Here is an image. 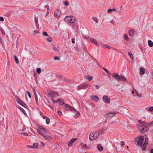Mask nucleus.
<instances>
[{"label":"nucleus","mask_w":153,"mask_h":153,"mask_svg":"<svg viewBox=\"0 0 153 153\" xmlns=\"http://www.w3.org/2000/svg\"><path fill=\"white\" fill-rule=\"evenodd\" d=\"M149 139L147 137L144 139L143 136H140L139 138V140L137 142L138 146H140L143 150H144L146 149V146L148 143Z\"/></svg>","instance_id":"f257e3e1"},{"label":"nucleus","mask_w":153,"mask_h":153,"mask_svg":"<svg viewBox=\"0 0 153 153\" xmlns=\"http://www.w3.org/2000/svg\"><path fill=\"white\" fill-rule=\"evenodd\" d=\"M112 76L118 81H122L123 82H126L127 79L124 76L120 75L119 76L117 74L113 73L112 74Z\"/></svg>","instance_id":"f03ea898"},{"label":"nucleus","mask_w":153,"mask_h":153,"mask_svg":"<svg viewBox=\"0 0 153 153\" xmlns=\"http://www.w3.org/2000/svg\"><path fill=\"white\" fill-rule=\"evenodd\" d=\"M64 21L67 23H74L75 22V18L71 16H67L64 19Z\"/></svg>","instance_id":"7ed1b4c3"},{"label":"nucleus","mask_w":153,"mask_h":153,"mask_svg":"<svg viewBox=\"0 0 153 153\" xmlns=\"http://www.w3.org/2000/svg\"><path fill=\"white\" fill-rule=\"evenodd\" d=\"M99 132H97L90 133L89 137V139L91 141L96 139L99 135Z\"/></svg>","instance_id":"20e7f679"},{"label":"nucleus","mask_w":153,"mask_h":153,"mask_svg":"<svg viewBox=\"0 0 153 153\" xmlns=\"http://www.w3.org/2000/svg\"><path fill=\"white\" fill-rule=\"evenodd\" d=\"M138 127L140 132L142 133L147 131L148 130L147 127L145 125H139Z\"/></svg>","instance_id":"39448f33"},{"label":"nucleus","mask_w":153,"mask_h":153,"mask_svg":"<svg viewBox=\"0 0 153 153\" xmlns=\"http://www.w3.org/2000/svg\"><path fill=\"white\" fill-rule=\"evenodd\" d=\"M90 86L88 84L85 83H82L77 86V89L79 91L82 89H86Z\"/></svg>","instance_id":"423d86ee"},{"label":"nucleus","mask_w":153,"mask_h":153,"mask_svg":"<svg viewBox=\"0 0 153 153\" xmlns=\"http://www.w3.org/2000/svg\"><path fill=\"white\" fill-rule=\"evenodd\" d=\"M37 132L41 135H44L45 133H47V131L42 126H40L37 130Z\"/></svg>","instance_id":"0eeeda50"},{"label":"nucleus","mask_w":153,"mask_h":153,"mask_svg":"<svg viewBox=\"0 0 153 153\" xmlns=\"http://www.w3.org/2000/svg\"><path fill=\"white\" fill-rule=\"evenodd\" d=\"M48 94L51 97H56L58 96L57 93L56 92L53 91L51 90L49 91Z\"/></svg>","instance_id":"6e6552de"},{"label":"nucleus","mask_w":153,"mask_h":153,"mask_svg":"<svg viewBox=\"0 0 153 153\" xmlns=\"http://www.w3.org/2000/svg\"><path fill=\"white\" fill-rule=\"evenodd\" d=\"M64 109L66 110H70L71 111H72L73 110H74L76 112V110L75 108H73L72 106L70 105H68L67 104H65Z\"/></svg>","instance_id":"1a4fd4ad"},{"label":"nucleus","mask_w":153,"mask_h":153,"mask_svg":"<svg viewBox=\"0 0 153 153\" xmlns=\"http://www.w3.org/2000/svg\"><path fill=\"white\" fill-rule=\"evenodd\" d=\"M61 14V12L59 10H56L54 13L55 17L56 18L59 17Z\"/></svg>","instance_id":"9d476101"},{"label":"nucleus","mask_w":153,"mask_h":153,"mask_svg":"<svg viewBox=\"0 0 153 153\" xmlns=\"http://www.w3.org/2000/svg\"><path fill=\"white\" fill-rule=\"evenodd\" d=\"M103 101L105 103H109L110 102V100L106 96H104L102 97Z\"/></svg>","instance_id":"9b49d317"},{"label":"nucleus","mask_w":153,"mask_h":153,"mask_svg":"<svg viewBox=\"0 0 153 153\" xmlns=\"http://www.w3.org/2000/svg\"><path fill=\"white\" fill-rule=\"evenodd\" d=\"M42 136L45 137V139L48 140H51L52 139V137L50 135H47L46 133H45L44 135H42Z\"/></svg>","instance_id":"f8f14e48"},{"label":"nucleus","mask_w":153,"mask_h":153,"mask_svg":"<svg viewBox=\"0 0 153 153\" xmlns=\"http://www.w3.org/2000/svg\"><path fill=\"white\" fill-rule=\"evenodd\" d=\"M115 115V113L112 112L106 114L105 116L106 118H108L109 117H112Z\"/></svg>","instance_id":"ddd939ff"},{"label":"nucleus","mask_w":153,"mask_h":153,"mask_svg":"<svg viewBox=\"0 0 153 153\" xmlns=\"http://www.w3.org/2000/svg\"><path fill=\"white\" fill-rule=\"evenodd\" d=\"M77 138L71 139L68 143V146L71 147L74 143V142L77 140Z\"/></svg>","instance_id":"4468645a"},{"label":"nucleus","mask_w":153,"mask_h":153,"mask_svg":"<svg viewBox=\"0 0 153 153\" xmlns=\"http://www.w3.org/2000/svg\"><path fill=\"white\" fill-rule=\"evenodd\" d=\"M91 99L94 101L97 102L99 100V98L97 96H93L91 97Z\"/></svg>","instance_id":"2eb2a0df"},{"label":"nucleus","mask_w":153,"mask_h":153,"mask_svg":"<svg viewBox=\"0 0 153 153\" xmlns=\"http://www.w3.org/2000/svg\"><path fill=\"white\" fill-rule=\"evenodd\" d=\"M90 41L91 42H93L97 46L99 45V44L95 39L94 38H91L90 39Z\"/></svg>","instance_id":"dca6fc26"},{"label":"nucleus","mask_w":153,"mask_h":153,"mask_svg":"<svg viewBox=\"0 0 153 153\" xmlns=\"http://www.w3.org/2000/svg\"><path fill=\"white\" fill-rule=\"evenodd\" d=\"M140 74L141 75L143 74L145 72V68H143L141 67L140 68Z\"/></svg>","instance_id":"f3484780"},{"label":"nucleus","mask_w":153,"mask_h":153,"mask_svg":"<svg viewBox=\"0 0 153 153\" xmlns=\"http://www.w3.org/2000/svg\"><path fill=\"white\" fill-rule=\"evenodd\" d=\"M33 92L35 95V101L37 103L38 102V99L37 94H36V91L34 89H33Z\"/></svg>","instance_id":"a211bd4d"},{"label":"nucleus","mask_w":153,"mask_h":153,"mask_svg":"<svg viewBox=\"0 0 153 153\" xmlns=\"http://www.w3.org/2000/svg\"><path fill=\"white\" fill-rule=\"evenodd\" d=\"M43 118L46 120V122L47 124H48L49 123L50 120L49 118L46 116H43Z\"/></svg>","instance_id":"6ab92c4d"},{"label":"nucleus","mask_w":153,"mask_h":153,"mask_svg":"<svg viewBox=\"0 0 153 153\" xmlns=\"http://www.w3.org/2000/svg\"><path fill=\"white\" fill-rule=\"evenodd\" d=\"M135 32V31L133 29H131L129 31V35L130 36H133Z\"/></svg>","instance_id":"aec40b11"},{"label":"nucleus","mask_w":153,"mask_h":153,"mask_svg":"<svg viewBox=\"0 0 153 153\" xmlns=\"http://www.w3.org/2000/svg\"><path fill=\"white\" fill-rule=\"evenodd\" d=\"M98 149L100 151H102L103 150V148L100 144H98L97 146Z\"/></svg>","instance_id":"412c9836"},{"label":"nucleus","mask_w":153,"mask_h":153,"mask_svg":"<svg viewBox=\"0 0 153 153\" xmlns=\"http://www.w3.org/2000/svg\"><path fill=\"white\" fill-rule=\"evenodd\" d=\"M85 78L86 79H88L89 81H90L92 80L93 77L92 76H90L89 75H86L85 76Z\"/></svg>","instance_id":"4be33fe9"},{"label":"nucleus","mask_w":153,"mask_h":153,"mask_svg":"<svg viewBox=\"0 0 153 153\" xmlns=\"http://www.w3.org/2000/svg\"><path fill=\"white\" fill-rule=\"evenodd\" d=\"M53 48L54 51L57 52H59V48L58 47L53 46Z\"/></svg>","instance_id":"5701e85b"},{"label":"nucleus","mask_w":153,"mask_h":153,"mask_svg":"<svg viewBox=\"0 0 153 153\" xmlns=\"http://www.w3.org/2000/svg\"><path fill=\"white\" fill-rule=\"evenodd\" d=\"M15 99L18 102V103H19V104L20 103L23 102L18 97H16Z\"/></svg>","instance_id":"b1692460"},{"label":"nucleus","mask_w":153,"mask_h":153,"mask_svg":"<svg viewBox=\"0 0 153 153\" xmlns=\"http://www.w3.org/2000/svg\"><path fill=\"white\" fill-rule=\"evenodd\" d=\"M45 9H47V13L49 12V6L48 5H45L44 7V10H45Z\"/></svg>","instance_id":"393cba45"},{"label":"nucleus","mask_w":153,"mask_h":153,"mask_svg":"<svg viewBox=\"0 0 153 153\" xmlns=\"http://www.w3.org/2000/svg\"><path fill=\"white\" fill-rule=\"evenodd\" d=\"M148 45L149 46L152 47L153 46V42L151 40H149L148 41Z\"/></svg>","instance_id":"a878e982"},{"label":"nucleus","mask_w":153,"mask_h":153,"mask_svg":"<svg viewBox=\"0 0 153 153\" xmlns=\"http://www.w3.org/2000/svg\"><path fill=\"white\" fill-rule=\"evenodd\" d=\"M116 9L115 8H113V9H109L108 10V13H110L112 11H116Z\"/></svg>","instance_id":"bb28decb"},{"label":"nucleus","mask_w":153,"mask_h":153,"mask_svg":"<svg viewBox=\"0 0 153 153\" xmlns=\"http://www.w3.org/2000/svg\"><path fill=\"white\" fill-rule=\"evenodd\" d=\"M19 104L21 105L22 106L24 107L25 108H27V106L23 102H21L19 103Z\"/></svg>","instance_id":"cd10ccee"},{"label":"nucleus","mask_w":153,"mask_h":153,"mask_svg":"<svg viewBox=\"0 0 153 153\" xmlns=\"http://www.w3.org/2000/svg\"><path fill=\"white\" fill-rule=\"evenodd\" d=\"M14 59H15V61L16 62L17 64L19 63V59H18V58L15 55L14 56Z\"/></svg>","instance_id":"c85d7f7f"},{"label":"nucleus","mask_w":153,"mask_h":153,"mask_svg":"<svg viewBox=\"0 0 153 153\" xmlns=\"http://www.w3.org/2000/svg\"><path fill=\"white\" fill-rule=\"evenodd\" d=\"M92 19L97 23H98V19L97 17H93Z\"/></svg>","instance_id":"c756f323"},{"label":"nucleus","mask_w":153,"mask_h":153,"mask_svg":"<svg viewBox=\"0 0 153 153\" xmlns=\"http://www.w3.org/2000/svg\"><path fill=\"white\" fill-rule=\"evenodd\" d=\"M104 129L103 128H101L99 130L97 131V132H99V131H100L99 132V134L100 133H102L104 132Z\"/></svg>","instance_id":"7c9ffc66"},{"label":"nucleus","mask_w":153,"mask_h":153,"mask_svg":"<svg viewBox=\"0 0 153 153\" xmlns=\"http://www.w3.org/2000/svg\"><path fill=\"white\" fill-rule=\"evenodd\" d=\"M33 149L36 148L38 146V144L37 143H34L33 145Z\"/></svg>","instance_id":"2f4dec72"},{"label":"nucleus","mask_w":153,"mask_h":153,"mask_svg":"<svg viewBox=\"0 0 153 153\" xmlns=\"http://www.w3.org/2000/svg\"><path fill=\"white\" fill-rule=\"evenodd\" d=\"M146 125H147L149 126H153V121L149 123H145Z\"/></svg>","instance_id":"473e14b6"},{"label":"nucleus","mask_w":153,"mask_h":153,"mask_svg":"<svg viewBox=\"0 0 153 153\" xmlns=\"http://www.w3.org/2000/svg\"><path fill=\"white\" fill-rule=\"evenodd\" d=\"M18 108L20 109V110H21L22 111V112L24 113V114H25V111L24 110V109L23 108H21V107H19V106H18Z\"/></svg>","instance_id":"72a5a7b5"},{"label":"nucleus","mask_w":153,"mask_h":153,"mask_svg":"<svg viewBox=\"0 0 153 153\" xmlns=\"http://www.w3.org/2000/svg\"><path fill=\"white\" fill-rule=\"evenodd\" d=\"M36 71L38 74H40L41 72V69L40 68H38L36 69Z\"/></svg>","instance_id":"f704fd0d"},{"label":"nucleus","mask_w":153,"mask_h":153,"mask_svg":"<svg viewBox=\"0 0 153 153\" xmlns=\"http://www.w3.org/2000/svg\"><path fill=\"white\" fill-rule=\"evenodd\" d=\"M35 21V23L36 25H37L38 24V19L37 17L35 18L34 19Z\"/></svg>","instance_id":"c9c22d12"},{"label":"nucleus","mask_w":153,"mask_h":153,"mask_svg":"<svg viewBox=\"0 0 153 153\" xmlns=\"http://www.w3.org/2000/svg\"><path fill=\"white\" fill-rule=\"evenodd\" d=\"M103 69L107 74H110L109 71L108 70H107V69H106V68H103Z\"/></svg>","instance_id":"e433bc0d"},{"label":"nucleus","mask_w":153,"mask_h":153,"mask_svg":"<svg viewBox=\"0 0 153 153\" xmlns=\"http://www.w3.org/2000/svg\"><path fill=\"white\" fill-rule=\"evenodd\" d=\"M128 54L131 57V58L132 59L133 58V55L132 53L130 52H128Z\"/></svg>","instance_id":"4c0bfd02"},{"label":"nucleus","mask_w":153,"mask_h":153,"mask_svg":"<svg viewBox=\"0 0 153 153\" xmlns=\"http://www.w3.org/2000/svg\"><path fill=\"white\" fill-rule=\"evenodd\" d=\"M64 4L66 6H68L69 5V3L68 1H65L64 3Z\"/></svg>","instance_id":"58836bf2"},{"label":"nucleus","mask_w":153,"mask_h":153,"mask_svg":"<svg viewBox=\"0 0 153 153\" xmlns=\"http://www.w3.org/2000/svg\"><path fill=\"white\" fill-rule=\"evenodd\" d=\"M80 114L77 111L76 113L75 114V116L74 117H77L79 116Z\"/></svg>","instance_id":"ea45409f"},{"label":"nucleus","mask_w":153,"mask_h":153,"mask_svg":"<svg viewBox=\"0 0 153 153\" xmlns=\"http://www.w3.org/2000/svg\"><path fill=\"white\" fill-rule=\"evenodd\" d=\"M124 38L126 40L128 39V36L126 34L124 35Z\"/></svg>","instance_id":"a19ab883"},{"label":"nucleus","mask_w":153,"mask_h":153,"mask_svg":"<svg viewBox=\"0 0 153 153\" xmlns=\"http://www.w3.org/2000/svg\"><path fill=\"white\" fill-rule=\"evenodd\" d=\"M121 146L122 147H123L124 145V141H121L120 142Z\"/></svg>","instance_id":"79ce46f5"},{"label":"nucleus","mask_w":153,"mask_h":153,"mask_svg":"<svg viewBox=\"0 0 153 153\" xmlns=\"http://www.w3.org/2000/svg\"><path fill=\"white\" fill-rule=\"evenodd\" d=\"M52 100H53V101L54 102H56V103H57V102H60V100L59 99H58L57 100H54V99H52Z\"/></svg>","instance_id":"37998d69"},{"label":"nucleus","mask_w":153,"mask_h":153,"mask_svg":"<svg viewBox=\"0 0 153 153\" xmlns=\"http://www.w3.org/2000/svg\"><path fill=\"white\" fill-rule=\"evenodd\" d=\"M27 94H28V97H29V98H31V94H30V93L28 91H27Z\"/></svg>","instance_id":"c03bdc74"},{"label":"nucleus","mask_w":153,"mask_h":153,"mask_svg":"<svg viewBox=\"0 0 153 153\" xmlns=\"http://www.w3.org/2000/svg\"><path fill=\"white\" fill-rule=\"evenodd\" d=\"M42 35L44 36H48L47 33L46 32H43Z\"/></svg>","instance_id":"a18cd8bd"},{"label":"nucleus","mask_w":153,"mask_h":153,"mask_svg":"<svg viewBox=\"0 0 153 153\" xmlns=\"http://www.w3.org/2000/svg\"><path fill=\"white\" fill-rule=\"evenodd\" d=\"M136 95H137V96L138 97H141V94H140L138 93V92L137 91H136Z\"/></svg>","instance_id":"49530a36"},{"label":"nucleus","mask_w":153,"mask_h":153,"mask_svg":"<svg viewBox=\"0 0 153 153\" xmlns=\"http://www.w3.org/2000/svg\"><path fill=\"white\" fill-rule=\"evenodd\" d=\"M47 40L49 42H51L52 40V38L51 37H49L47 39Z\"/></svg>","instance_id":"de8ad7c7"},{"label":"nucleus","mask_w":153,"mask_h":153,"mask_svg":"<svg viewBox=\"0 0 153 153\" xmlns=\"http://www.w3.org/2000/svg\"><path fill=\"white\" fill-rule=\"evenodd\" d=\"M54 59L55 60H59L60 59L58 56H55L54 57Z\"/></svg>","instance_id":"09e8293b"},{"label":"nucleus","mask_w":153,"mask_h":153,"mask_svg":"<svg viewBox=\"0 0 153 153\" xmlns=\"http://www.w3.org/2000/svg\"><path fill=\"white\" fill-rule=\"evenodd\" d=\"M59 103L61 105H63L64 103V100L61 101V100H60V101L59 102Z\"/></svg>","instance_id":"8fccbe9b"},{"label":"nucleus","mask_w":153,"mask_h":153,"mask_svg":"<svg viewBox=\"0 0 153 153\" xmlns=\"http://www.w3.org/2000/svg\"><path fill=\"white\" fill-rule=\"evenodd\" d=\"M139 123L141 124L140 125H143V124L144 125H146L145 123H144L143 122H142L141 120H139Z\"/></svg>","instance_id":"3c124183"},{"label":"nucleus","mask_w":153,"mask_h":153,"mask_svg":"<svg viewBox=\"0 0 153 153\" xmlns=\"http://www.w3.org/2000/svg\"><path fill=\"white\" fill-rule=\"evenodd\" d=\"M57 112L59 115L60 116L62 114V112L60 111H58Z\"/></svg>","instance_id":"603ef678"},{"label":"nucleus","mask_w":153,"mask_h":153,"mask_svg":"<svg viewBox=\"0 0 153 153\" xmlns=\"http://www.w3.org/2000/svg\"><path fill=\"white\" fill-rule=\"evenodd\" d=\"M21 134L24 135L25 136H28V134L27 133L22 132V133Z\"/></svg>","instance_id":"864d4df0"},{"label":"nucleus","mask_w":153,"mask_h":153,"mask_svg":"<svg viewBox=\"0 0 153 153\" xmlns=\"http://www.w3.org/2000/svg\"><path fill=\"white\" fill-rule=\"evenodd\" d=\"M149 111H153V107L150 108H149Z\"/></svg>","instance_id":"5fc2aeb1"},{"label":"nucleus","mask_w":153,"mask_h":153,"mask_svg":"<svg viewBox=\"0 0 153 153\" xmlns=\"http://www.w3.org/2000/svg\"><path fill=\"white\" fill-rule=\"evenodd\" d=\"M71 42L73 44H74L75 43V39L74 38L72 39Z\"/></svg>","instance_id":"6e6d98bb"},{"label":"nucleus","mask_w":153,"mask_h":153,"mask_svg":"<svg viewBox=\"0 0 153 153\" xmlns=\"http://www.w3.org/2000/svg\"><path fill=\"white\" fill-rule=\"evenodd\" d=\"M4 20V18L2 17H0V21H3Z\"/></svg>","instance_id":"4d7b16f0"},{"label":"nucleus","mask_w":153,"mask_h":153,"mask_svg":"<svg viewBox=\"0 0 153 153\" xmlns=\"http://www.w3.org/2000/svg\"><path fill=\"white\" fill-rule=\"evenodd\" d=\"M35 33L37 34V33H38V31L36 30H34L33 31V34H34Z\"/></svg>","instance_id":"13d9d810"},{"label":"nucleus","mask_w":153,"mask_h":153,"mask_svg":"<svg viewBox=\"0 0 153 153\" xmlns=\"http://www.w3.org/2000/svg\"><path fill=\"white\" fill-rule=\"evenodd\" d=\"M95 87L97 89H98L99 88V87L98 85H96L95 86Z\"/></svg>","instance_id":"bf43d9fd"},{"label":"nucleus","mask_w":153,"mask_h":153,"mask_svg":"<svg viewBox=\"0 0 153 153\" xmlns=\"http://www.w3.org/2000/svg\"><path fill=\"white\" fill-rule=\"evenodd\" d=\"M107 46V45H103L102 46L103 48H106Z\"/></svg>","instance_id":"052dcab7"},{"label":"nucleus","mask_w":153,"mask_h":153,"mask_svg":"<svg viewBox=\"0 0 153 153\" xmlns=\"http://www.w3.org/2000/svg\"><path fill=\"white\" fill-rule=\"evenodd\" d=\"M85 38L86 39H88L89 38V36H84Z\"/></svg>","instance_id":"680f3d73"},{"label":"nucleus","mask_w":153,"mask_h":153,"mask_svg":"<svg viewBox=\"0 0 153 153\" xmlns=\"http://www.w3.org/2000/svg\"><path fill=\"white\" fill-rule=\"evenodd\" d=\"M27 146L29 148H33V146Z\"/></svg>","instance_id":"e2e57ef3"},{"label":"nucleus","mask_w":153,"mask_h":153,"mask_svg":"<svg viewBox=\"0 0 153 153\" xmlns=\"http://www.w3.org/2000/svg\"><path fill=\"white\" fill-rule=\"evenodd\" d=\"M83 146L86 148L87 146L86 144H84L83 145Z\"/></svg>","instance_id":"0e129e2a"},{"label":"nucleus","mask_w":153,"mask_h":153,"mask_svg":"<svg viewBox=\"0 0 153 153\" xmlns=\"http://www.w3.org/2000/svg\"><path fill=\"white\" fill-rule=\"evenodd\" d=\"M106 48H108V49H110L111 48V47L109 46H108V45H107L106 46Z\"/></svg>","instance_id":"69168bd1"},{"label":"nucleus","mask_w":153,"mask_h":153,"mask_svg":"<svg viewBox=\"0 0 153 153\" xmlns=\"http://www.w3.org/2000/svg\"><path fill=\"white\" fill-rule=\"evenodd\" d=\"M151 153H153V149H152L150 151Z\"/></svg>","instance_id":"338daca9"},{"label":"nucleus","mask_w":153,"mask_h":153,"mask_svg":"<svg viewBox=\"0 0 153 153\" xmlns=\"http://www.w3.org/2000/svg\"><path fill=\"white\" fill-rule=\"evenodd\" d=\"M1 32L3 34H4V32L3 30H1Z\"/></svg>","instance_id":"774afa93"}]
</instances>
